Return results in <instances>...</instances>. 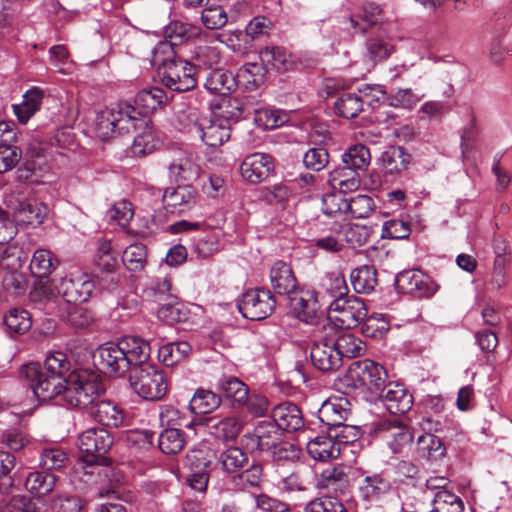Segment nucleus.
I'll return each mask as SVG.
<instances>
[{
  "instance_id": "1",
  "label": "nucleus",
  "mask_w": 512,
  "mask_h": 512,
  "mask_svg": "<svg viewBox=\"0 0 512 512\" xmlns=\"http://www.w3.org/2000/svg\"><path fill=\"white\" fill-rule=\"evenodd\" d=\"M69 369L67 356L57 351L46 356L44 367L36 362L24 364L20 378L38 401L59 398L68 407L88 412L105 392L102 380L98 374L87 371L67 375Z\"/></svg>"
},
{
  "instance_id": "2",
  "label": "nucleus",
  "mask_w": 512,
  "mask_h": 512,
  "mask_svg": "<svg viewBox=\"0 0 512 512\" xmlns=\"http://www.w3.org/2000/svg\"><path fill=\"white\" fill-rule=\"evenodd\" d=\"M151 347L147 340L137 336H125L117 342L101 345L94 359L99 370L109 376H123L144 364L150 358Z\"/></svg>"
},
{
  "instance_id": "3",
  "label": "nucleus",
  "mask_w": 512,
  "mask_h": 512,
  "mask_svg": "<svg viewBox=\"0 0 512 512\" xmlns=\"http://www.w3.org/2000/svg\"><path fill=\"white\" fill-rule=\"evenodd\" d=\"M151 62L161 83L171 91L186 92L197 85L195 66L178 57L171 43L159 42L152 51Z\"/></svg>"
},
{
  "instance_id": "4",
  "label": "nucleus",
  "mask_w": 512,
  "mask_h": 512,
  "mask_svg": "<svg viewBox=\"0 0 512 512\" xmlns=\"http://www.w3.org/2000/svg\"><path fill=\"white\" fill-rule=\"evenodd\" d=\"M145 124L138 111L129 102H119L100 112L96 118V131L102 140L129 133Z\"/></svg>"
},
{
  "instance_id": "5",
  "label": "nucleus",
  "mask_w": 512,
  "mask_h": 512,
  "mask_svg": "<svg viewBox=\"0 0 512 512\" xmlns=\"http://www.w3.org/2000/svg\"><path fill=\"white\" fill-rule=\"evenodd\" d=\"M388 373L383 365L363 359L354 361L344 376V382L354 389L365 388L371 393L379 394L388 384Z\"/></svg>"
},
{
  "instance_id": "6",
  "label": "nucleus",
  "mask_w": 512,
  "mask_h": 512,
  "mask_svg": "<svg viewBox=\"0 0 512 512\" xmlns=\"http://www.w3.org/2000/svg\"><path fill=\"white\" fill-rule=\"evenodd\" d=\"M146 361L137 366L129 376L132 390L147 401L162 400L168 391L163 373Z\"/></svg>"
},
{
  "instance_id": "7",
  "label": "nucleus",
  "mask_w": 512,
  "mask_h": 512,
  "mask_svg": "<svg viewBox=\"0 0 512 512\" xmlns=\"http://www.w3.org/2000/svg\"><path fill=\"white\" fill-rule=\"evenodd\" d=\"M95 289L94 281L86 274L76 278L61 277L53 279L49 286L42 285L40 290L49 298L61 296L67 303L80 304L87 302Z\"/></svg>"
},
{
  "instance_id": "8",
  "label": "nucleus",
  "mask_w": 512,
  "mask_h": 512,
  "mask_svg": "<svg viewBox=\"0 0 512 512\" xmlns=\"http://www.w3.org/2000/svg\"><path fill=\"white\" fill-rule=\"evenodd\" d=\"M113 444L110 432L103 428H90L78 437V447L83 453V460L89 464L108 466L110 460L106 453Z\"/></svg>"
},
{
  "instance_id": "9",
  "label": "nucleus",
  "mask_w": 512,
  "mask_h": 512,
  "mask_svg": "<svg viewBox=\"0 0 512 512\" xmlns=\"http://www.w3.org/2000/svg\"><path fill=\"white\" fill-rule=\"evenodd\" d=\"M276 308V299L267 288H254L244 292L238 302L239 312L246 319L259 321L269 317Z\"/></svg>"
},
{
  "instance_id": "10",
  "label": "nucleus",
  "mask_w": 512,
  "mask_h": 512,
  "mask_svg": "<svg viewBox=\"0 0 512 512\" xmlns=\"http://www.w3.org/2000/svg\"><path fill=\"white\" fill-rule=\"evenodd\" d=\"M374 432L394 454L401 453L404 447L412 443L414 438L410 427L395 416L381 419L375 423Z\"/></svg>"
},
{
  "instance_id": "11",
  "label": "nucleus",
  "mask_w": 512,
  "mask_h": 512,
  "mask_svg": "<svg viewBox=\"0 0 512 512\" xmlns=\"http://www.w3.org/2000/svg\"><path fill=\"white\" fill-rule=\"evenodd\" d=\"M395 285L399 292L418 299L430 298L439 289V285L429 275L418 269L398 273Z\"/></svg>"
},
{
  "instance_id": "12",
  "label": "nucleus",
  "mask_w": 512,
  "mask_h": 512,
  "mask_svg": "<svg viewBox=\"0 0 512 512\" xmlns=\"http://www.w3.org/2000/svg\"><path fill=\"white\" fill-rule=\"evenodd\" d=\"M194 122L189 131L198 136L205 145L217 148L230 138L231 128L221 117H198L193 114Z\"/></svg>"
},
{
  "instance_id": "13",
  "label": "nucleus",
  "mask_w": 512,
  "mask_h": 512,
  "mask_svg": "<svg viewBox=\"0 0 512 512\" xmlns=\"http://www.w3.org/2000/svg\"><path fill=\"white\" fill-rule=\"evenodd\" d=\"M310 359L315 368L322 372L336 371L342 366L330 333H320L314 336L310 347Z\"/></svg>"
},
{
  "instance_id": "14",
  "label": "nucleus",
  "mask_w": 512,
  "mask_h": 512,
  "mask_svg": "<svg viewBox=\"0 0 512 512\" xmlns=\"http://www.w3.org/2000/svg\"><path fill=\"white\" fill-rule=\"evenodd\" d=\"M332 318L338 326L351 329L360 324L367 316V308L362 299L355 296L334 300L330 304Z\"/></svg>"
},
{
  "instance_id": "15",
  "label": "nucleus",
  "mask_w": 512,
  "mask_h": 512,
  "mask_svg": "<svg viewBox=\"0 0 512 512\" xmlns=\"http://www.w3.org/2000/svg\"><path fill=\"white\" fill-rule=\"evenodd\" d=\"M283 432L272 420L259 421L251 433L243 435L244 445L251 451L267 452L279 443Z\"/></svg>"
},
{
  "instance_id": "16",
  "label": "nucleus",
  "mask_w": 512,
  "mask_h": 512,
  "mask_svg": "<svg viewBox=\"0 0 512 512\" xmlns=\"http://www.w3.org/2000/svg\"><path fill=\"white\" fill-rule=\"evenodd\" d=\"M197 198V190L192 185L185 184L166 188L162 201L168 213L182 214L195 207Z\"/></svg>"
},
{
  "instance_id": "17",
  "label": "nucleus",
  "mask_w": 512,
  "mask_h": 512,
  "mask_svg": "<svg viewBox=\"0 0 512 512\" xmlns=\"http://www.w3.org/2000/svg\"><path fill=\"white\" fill-rule=\"evenodd\" d=\"M269 280L274 293L286 299L299 292L300 286L295 273L291 265L285 261L278 260L273 263L269 272Z\"/></svg>"
},
{
  "instance_id": "18",
  "label": "nucleus",
  "mask_w": 512,
  "mask_h": 512,
  "mask_svg": "<svg viewBox=\"0 0 512 512\" xmlns=\"http://www.w3.org/2000/svg\"><path fill=\"white\" fill-rule=\"evenodd\" d=\"M94 265L99 272L106 274V278L98 277V285L106 290L115 289L119 283V276L115 273L118 262L112 252L110 241L100 242L94 257Z\"/></svg>"
},
{
  "instance_id": "19",
  "label": "nucleus",
  "mask_w": 512,
  "mask_h": 512,
  "mask_svg": "<svg viewBox=\"0 0 512 512\" xmlns=\"http://www.w3.org/2000/svg\"><path fill=\"white\" fill-rule=\"evenodd\" d=\"M240 172L243 179L249 183H261L274 172L273 158L265 153L249 154L242 161Z\"/></svg>"
},
{
  "instance_id": "20",
  "label": "nucleus",
  "mask_w": 512,
  "mask_h": 512,
  "mask_svg": "<svg viewBox=\"0 0 512 512\" xmlns=\"http://www.w3.org/2000/svg\"><path fill=\"white\" fill-rule=\"evenodd\" d=\"M378 395L391 414H404L413 406V395L403 383L388 382Z\"/></svg>"
},
{
  "instance_id": "21",
  "label": "nucleus",
  "mask_w": 512,
  "mask_h": 512,
  "mask_svg": "<svg viewBox=\"0 0 512 512\" xmlns=\"http://www.w3.org/2000/svg\"><path fill=\"white\" fill-rule=\"evenodd\" d=\"M293 315L307 324H314L319 318L320 305L314 291L299 292L287 299Z\"/></svg>"
},
{
  "instance_id": "22",
  "label": "nucleus",
  "mask_w": 512,
  "mask_h": 512,
  "mask_svg": "<svg viewBox=\"0 0 512 512\" xmlns=\"http://www.w3.org/2000/svg\"><path fill=\"white\" fill-rule=\"evenodd\" d=\"M168 177L173 182H189L199 176L200 168L191 155L183 150H176L167 165Z\"/></svg>"
},
{
  "instance_id": "23",
  "label": "nucleus",
  "mask_w": 512,
  "mask_h": 512,
  "mask_svg": "<svg viewBox=\"0 0 512 512\" xmlns=\"http://www.w3.org/2000/svg\"><path fill=\"white\" fill-rule=\"evenodd\" d=\"M349 402L345 398H333L325 401L318 410V419L322 423V433H326L334 427H339L347 421L350 410Z\"/></svg>"
},
{
  "instance_id": "24",
  "label": "nucleus",
  "mask_w": 512,
  "mask_h": 512,
  "mask_svg": "<svg viewBox=\"0 0 512 512\" xmlns=\"http://www.w3.org/2000/svg\"><path fill=\"white\" fill-rule=\"evenodd\" d=\"M96 422L106 427L117 428L124 422L123 410L113 401L99 398L87 412Z\"/></svg>"
},
{
  "instance_id": "25",
  "label": "nucleus",
  "mask_w": 512,
  "mask_h": 512,
  "mask_svg": "<svg viewBox=\"0 0 512 512\" xmlns=\"http://www.w3.org/2000/svg\"><path fill=\"white\" fill-rule=\"evenodd\" d=\"M272 421L281 431L294 432L304 426V419L300 408L291 402H284L272 410Z\"/></svg>"
},
{
  "instance_id": "26",
  "label": "nucleus",
  "mask_w": 512,
  "mask_h": 512,
  "mask_svg": "<svg viewBox=\"0 0 512 512\" xmlns=\"http://www.w3.org/2000/svg\"><path fill=\"white\" fill-rule=\"evenodd\" d=\"M49 212L48 206L35 199L19 202L14 210L15 221L25 226H37L43 223Z\"/></svg>"
},
{
  "instance_id": "27",
  "label": "nucleus",
  "mask_w": 512,
  "mask_h": 512,
  "mask_svg": "<svg viewBox=\"0 0 512 512\" xmlns=\"http://www.w3.org/2000/svg\"><path fill=\"white\" fill-rule=\"evenodd\" d=\"M384 19V12L380 5L374 2H365L359 11L350 16L351 27L361 34H364L372 26L381 23Z\"/></svg>"
},
{
  "instance_id": "28",
  "label": "nucleus",
  "mask_w": 512,
  "mask_h": 512,
  "mask_svg": "<svg viewBox=\"0 0 512 512\" xmlns=\"http://www.w3.org/2000/svg\"><path fill=\"white\" fill-rule=\"evenodd\" d=\"M166 102L167 95L165 91L159 87H152L139 91L135 96L133 106L138 111L139 117L145 119L146 116L153 113Z\"/></svg>"
},
{
  "instance_id": "29",
  "label": "nucleus",
  "mask_w": 512,
  "mask_h": 512,
  "mask_svg": "<svg viewBox=\"0 0 512 512\" xmlns=\"http://www.w3.org/2000/svg\"><path fill=\"white\" fill-rule=\"evenodd\" d=\"M209 422L212 433L223 441H234L244 427V420L236 415L215 416Z\"/></svg>"
},
{
  "instance_id": "30",
  "label": "nucleus",
  "mask_w": 512,
  "mask_h": 512,
  "mask_svg": "<svg viewBox=\"0 0 512 512\" xmlns=\"http://www.w3.org/2000/svg\"><path fill=\"white\" fill-rule=\"evenodd\" d=\"M391 483L382 473L367 475L359 487L360 494L365 501L378 502L391 490Z\"/></svg>"
},
{
  "instance_id": "31",
  "label": "nucleus",
  "mask_w": 512,
  "mask_h": 512,
  "mask_svg": "<svg viewBox=\"0 0 512 512\" xmlns=\"http://www.w3.org/2000/svg\"><path fill=\"white\" fill-rule=\"evenodd\" d=\"M330 187L341 194L356 191L360 186V175L356 170L342 165L329 174Z\"/></svg>"
},
{
  "instance_id": "32",
  "label": "nucleus",
  "mask_w": 512,
  "mask_h": 512,
  "mask_svg": "<svg viewBox=\"0 0 512 512\" xmlns=\"http://www.w3.org/2000/svg\"><path fill=\"white\" fill-rule=\"evenodd\" d=\"M217 389L232 402L234 407H242L247 402L248 386L235 376H224L219 379Z\"/></svg>"
},
{
  "instance_id": "33",
  "label": "nucleus",
  "mask_w": 512,
  "mask_h": 512,
  "mask_svg": "<svg viewBox=\"0 0 512 512\" xmlns=\"http://www.w3.org/2000/svg\"><path fill=\"white\" fill-rule=\"evenodd\" d=\"M306 449L313 459L323 462L335 459L340 455V446L328 434L319 435L310 440Z\"/></svg>"
},
{
  "instance_id": "34",
  "label": "nucleus",
  "mask_w": 512,
  "mask_h": 512,
  "mask_svg": "<svg viewBox=\"0 0 512 512\" xmlns=\"http://www.w3.org/2000/svg\"><path fill=\"white\" fill-rule=\"evenodd\" d=\"M260 60L277 72H286L294 67L291 54L283 47L269 46L259 52Z\"/></svg>"
},
{
  "instance_id": "35",
  "label": "nucleus",
  "mask_w": 512,
  "mask_h": 512,
  "mask_svg": "<svg viewBox=\"0 0 512 512\" xmlns=\"http://www.w3.org/2000/svg\"><path fill=\"white\" fill-rule=\"evenodd\" d=\"M330 331V335H333L335 348L338 356L341 357V361L344 357L356 358L364 354L366 346L360 338L351 333H343L337 336L332 328H330Z\"/></svg>"
},
{
  "instance_id": "36",
  "label": "nucleus",
  "mask_w": 512,
  "mask_h": 512,
  "mask_svg": "<svg viewBox=\"0 0 512 512\" xmlns=\"http://www.w3.org/2000/svg\"><path fill=\"white\" fill-rule=\"evenodd\" d=\"M204 86L209 92L226 97L235 90L237 82L231 72L215 69L207 75Z\"/></svg>"
},
{
  "instance_id": "37",
  "label": "nucleus",
  "mask_w": 512,
  "mask_h": 512,
  "mask_svg": "<svg viewBox=\"0 0 512 512\" xmlns=\"http://www.w3.org/2000/svg\"><path fill=\"white\" fill-rule=\"evenodd\" d=\"M350 281L356 293L369 294L378 283L377 270L372 265L359 266L351 271Z\"/></svg>"
},
{
  "instance_id": "38",
  "label": "nucleus",
  "mask_w": 512,
  "mask_h": 512,
  "mask_svg": "<svg viewBox=\"0 0 512 512\" xmlns=\"http://www.w3.org/2000/svg\"><path fill=\"white\" fill-rule=\"evenodd\" d=\"M222 403L219 394L204 388H198L189 402V409L196 415L209 414Z\"/></svg>"
},
{
  "instance_id": "39",
  "label": "nucleus",
  "mask_w": 512,
  "mask_h": 512,
  "mask_svg": "<svg viewBox=\"0 0 512 512\" xmlns=\"http://www.w3.org/2000/svg\"><path fill=\"white\" fill-rule=\"evenodd\" d=\"M59 265L58 258L49 250L38 249L30 261V271L37 278H47Z\"/></svg>"
},
{
  "instance_id": "40",
  "label": "nucleus",
  "mask_w": 512,
  "mask_h": 512,
  "mask_svg": "<svg viewBox=\"0 0 512 512\" xmlns=\"http://www.w3.org/2000/svg\"><path fill=\"white\" fill-rule=\"evenodd\" d=\"M417 445L420 457L427 461L436 462L445 456L446 448L434 434L424 433L418 438Z\"/></svg>"
},
{
  "instance_id": "41",
  "label": "nucleus",
  "mask_w": 512,
  "mask_h": 512,
  "mask_svg": "<svg viewBox=\"0 0 512 512\" xmlns=\"http://www.w3.org/2000/svg\"><path fill=\"white\" fill-rule=\"evenodd\" d=\"M191 351L192 347L186 341L171 342L159 348L158 359L165 366L171 367L187 359Z\"/></svg>"
},
{
  "instance_id": "42",
  "label": "nucleus",
  "mask_w": 512,
  "mask_h": 512,
  "mask_svg": "<svg viewBox=\"0 0 512 512\" xmlns=\"http://www.w3.org/2000/svg\"><path fill=\"white\" fill-rule=\"evenodd\" d=\"M162 142L156 136L154 130L151 127H145V129L139 133L130 146V153L135 157H145L154 151H156Z\"/></svg>"
},
{
  "instance_id": "43",
  "label": "nucleus",
  "mask_w": 512,
  "mask_h": 512,
  "mask_svg": "<svg viewBox=\"0 0 512 512\" xmlns=\"http://www.w3.org/2000/svg\"><path fill=\"white\" fill-rule=\"evenodd\" d=\"M185 433L179 428H165L158 437L159 449L167 454L179 453L185 446Z\"/></svg>"
},
{
  "instance_id": "44",
  "label": "nucleus",
  "mask_w": 512,
  "mask_h": 512,
  "mask_svg": "<svg viewBox=\"0 0 512 512\" xmlns=\"http://www.w3.org/2000/svg\"><path fill=\"white\" fill-rule=\"evenodd\" d=\"M69 462L67 452L59 446L45 447L39 455V466L45 471L61 470Z\"/></svg>"
},
{
  "instance_id": "45",
  "label": "nucleus",
  "mask_w": 512,
  "mask_h": 512,
  "mask_svg": "<svg viewBox=\"0 0 512 512\" xmlns=\"http://www.w3.org/2000/svg\"><path fill=\"white\" fill-rule=\"evenodd\" d=\"M56 481L57 477L52 473L35 471L31 472L27 476L25 480V487L35 495L44 496L54 489Z\"/></svg>"
},
{
  "instance_id": "46",
  "label": "nucleus",
  "mask_w": 512,
  "mask_h": 512,
  "mask_svg": "<svg viewBox=\"0 0 512 512\" xmlns=\"http://www.w3.org/2000/svg\"><path fill=\"white\" fill-rule=\"evenodd\" d=\"M462 499L452 490H439L435 492L432 508L429 512H463Z\"/></svg>"
},
{
  "instance_id": "47",
  "label": "nucleus",
  "mask_w": 512,
  "mask_h": 512,
  "mask_svg": "<svg viewBox=\"0 0 512 512\" xmlns=\"http://www.w3.org/2000/svg\"><path fill=\"white\" fill-rule=\"evenodd\" d=\"M147 297L159 305L176 297L172 293V279L168 275L158 276L153 279L145 290Z\"/></svg>"
},
{
  "instance_id": "48",
  "label": "nucleus",
  "mask_w": 512,
  "mask_h": 512,
  "mask_svg": "<svg viewBox=\"0 0 512 512\" xmlns=\"http://www.w3.org/2000/svg\"><path fill=\"white\" fill-rule=\"evenodd\" d=\"M371 161L370 150L363 144H356L342 155V163L357 172L365 171Z\"/></svg>"
},
{
  "instance_id": "49",
  "label": "nucleus",
  "mask_w": 512,
  "mask_h": 512,
  "mask_svg": "<svg viewBox=\"0 0 512 512\" xmlns=\"http://www.w3.org/2000/svg\"><path fill=\"white\" fill-rule=\"evenodd\" d=\"M157 317L162 322L169 325L184 322L188 319V310L178 302L177 297L160 305L157 311Z\"/></svg>"
},
{
  "instance_id": "50",
  "label": "nucleus",
  "mask_w": 512,
  "mask_h": 512,
  "mask_svg": "<svg viewBox=\"0 0 512 512\" xmlns=\"http://www.w3.org/2000/svg\"><path fill=\"white\" fill-rule=\"evenodd\" d=\"M4 324L11 336L14 334L21 335L30 330L32 320L28 311L12 308L4 316Z\"/></svg>"
},
{
  "instance_id": "51",
  "label": "nucleus",
  "mask_w": 512,
  "mask_h": 512,
  "mask_svg": "<svg viewBox=\"0 0 512 512\" xmlns=\"http://www.w3.org/2000/svg\"><path fill=\"white\" fill-rule=\"evenodd\" d=\"M334 109L339 116L352 119L363 110V100L355 93H343L335 101Z\"/></svg>"
},
{
  "instance_id": "52",
  "label": "nucleus",
  "mask_w": 512,
  "mask_h": 512,
  "mask_svg": "<svg viewBox=\"0 0 512 512\" xmlns=\"http://www.w3.org/2000/svg\"><path fill=\"white\" fill-rule=\"evenodd\" d=\"M214 453L210 449H192L186 455L190 472H208L213 468Z\"/></svg>"
},
{
  "instance_id": "53",
  "label": "nucleus",
  "mask_w": 512,
  "mask_h": 512,
  "mask_svg": "<svg viewBox=\"0 0 512 512\" xmlns=\"http://www.w3.org/2000/svg\"><path fill=\"white\" fill-rule=\"evenodd\" d=\"M219 462L225 472L234 473L248 463V456L241 448L231 446L221 452Z\"/></svg>"
},
{
  "instance_id": "54",
  "label": "nucleus",
  "mask_w": 512,
  "mask_h": 512,
  "mask_svg": "<svg viewBox=\"0 0 512 512\" xmlns=\"http://www.w3.org/2000/svg\"><path fill=\"white\" fill-rule=\"evenodd\" d=\"M304 512H349L345 504L337 497L323 495L309 501Z\"/></svg>"
},
{
  "instance_id": "55",
  "label": "nucleus",
  "mask_w": 512,
  "mask_h": 512,
  "mask_svg": "<svg viewBox=\"0 0 512 512\" xmlns=\"http://www.w3.org/2000/svg\"><path fill=\"white\" fill-rule=\"evenodd\" d=\"M122 261L130 271L142 270L147 261V250L145 245L136 243L128 246L123 252Z\"/></svg>"
},
{
  "instance_id": "56",
  "label": "nucleus",
  "mask_w": 512,
  "mask_h": 512,
  "mask_svg": "<svg viewBox=\"0 0 512 512\" xmlns=\"http://www.w3.org/2000/svg\"><path fill=\"white\" fill-rule=\"evenodd\" d=\"M218 112L214 115L221 117L230 126L232 123H236L243 113L242 103L238 98L234 97H223L217 107Z\"/></svg>"
},
{
  "instance_id": "57",
  "label": "nucleus",
  "mask_w": 512,
  "mask_h": 512,
  "mask_svg": "<svg viewBox=\"0 0 512 512\" xmlns=\"http://www.w3.org/2000/svg\"><path fill=\"white\" fill-rule=\"evenodd\" d=\"M0 277L3 287L9 292L20 294L24 292L27 287V279L18 268L10 269L3 266Z\"/></svg>"
},
{
  "instance_id": "58",
  "label": "nucleus",
  "mask_w": 512,
  "mask_h": 512,
  "mask_svg": "<svg viewBox=\"0 0 512 512\" xmlns=\"http://www.w3.org/2000/svg\"><path fill=\"white\" fill-rule=\"evenodd\" d=\"M64 320L74 329H85L92 324L94 317L86 307L75 304L68 308Z\"/></svg>"
},
{
  "instance_id": "59",
  "label": "nucleus",
  "mask_w": 512,
  "mask_h": 512,
  "mask_svg": "<svg viewBox=\"0 0 512 512\" xmlns=\"http://www.w3.org/2000/svg\"><path fill=\"white\" fill-rule=\"evenodd\" d=\"M344 206L354 218L360 219L368 217L373 212L375 204L372 197L359 194L347 200V204Z\"/></svg>"
},
{
  "instance_id": "60",
  "label": "nucleus",
  "mask_w": 512,
  "mask_h": 512,
  "mask_svg": "<svg viewBox=\"0 0 512 512\" xmlns=\"http://www.w3.org/2000/svg\"><path fill=\"white\" fill-rule=\"evenodd\" d=\"M323 286L327 293L334 298L344 299L348 297V286L341 272H331L326 275Z\"/></svg>"
},
{
  "instance_id": "61",
  "label": "nucleus",
  "mask_w": 512,
  "mask_h": 512,
  "mask_svg": "<svg viewBox=\"0 0 512 512\" xmlns=\"http://www.w3.org/2000/svg\"><path fill=\"white\" fill-rule=\"evenodd\" d=\"M329 158L325 148L313 147L304 153L303 164L308 170L319 172L329 164Z\"/></svg>"
},
{
  "instance_id": "62",
  "label": "nucleus",
  "mask_w": 512,
  "mask_h": 512,
  "mask_svg": "<svg viewBox=\"0 0 512 512\" xmlns=\"http://www.w3.org/2000/svg\"><path fill=\"white\" fill-rule=\"evenodd\" d=\"M201 21L207 29L222 28L228 21L224 8L220 5L206 7L201 13Z\"/></svg>"
},
{
  "instance_id": "63",
  "label": "nucleus",
  "mask_w": 512,
  "mask_h": 512,
  "mask_svg": "<svg viewBox=\"0 0 512 512\" xmlns=\"http://www.w3.org/2000/svg\"><path fill=\"white\" fill-rule=\"evenodd\" d=\"M263 468L260 464H253L248 469L233 477L234 482L241 490L248 488H259L262 482Z\"/></svg>"
},
{
  "instance_id": "64",
  "label": "nucleus",
  "mask_w": 512,
  "mask_h": 512,
  "mask_svg": "<svg viewBox=\"0 0 512 512\" xmlns=\"http://www.w3.org/2000/svg\"><path fill=\"white\" fill-rule=\"evenodd\" d=\"M21 157L22 151L14 143H0V174L12 170Z\"/></svg>"
}]
</instances>
